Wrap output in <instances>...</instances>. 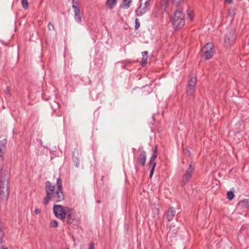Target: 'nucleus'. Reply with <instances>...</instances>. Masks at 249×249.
Instances as JSON below:
<instances>
[{
    "instance_id": "obj_1",
    "label": "nucleus",
    "mask_w": 249,
    "mask_h": 249,
    "mask_svg": "<svg viewBox=\"0 0 249 249\" xmlns=\"http://www.w3.org/2000/svg\"><path fill=\"white\" fill-rule=\"evenodd\" d=\"M56 188L49 181L45 183V192L46 196L44 199L43 204L47 205L50 201L59 202L63 200L65 196L63 192L62 181L60 178L57 179Z\"/></svg>"
},
{
    "instance_id": "obj_2",
    "label": "nucleus",
    "mask_w": 249,
    "mask_h": 249,
    "mask_svg": "<svg viewBox=\"0 0 249 249\" xmlns=\"http://www.w3.org/2000/svg\"><path fill=\"white\" fill-rule=\"evenodd\" d=\"M10 169L3 166L0 171V196L3 200H7L9 195V178Z\"/></svg>"
},
{
    "instance_id": "obj_3",
    "label": "nucleus",
    "mask_w": 249,
    "mask_h": 249,
    "mask_svg": "<svg viewBox=\"0 0 249 249\" xmlns=\"http://www.w3.org/2000/svg\"><path fill=\"white\" fill-rule=\"evenodd\" d=\"M172 25L176 30L181 29L185 24L184 15L181 9L179 8L174 14L172 20Z\"/></svg>"
},
{
    "instance_id": "obj_4",
    "label": "nucleus",
    "mask_w": 249,
    "mask_h": 249,
    "mask_svg": "<svg viewBox=\"0 0 249 249\" xmlns=\"http://www.w3.org/2000/svg\"><path fill=\"white\" fill-rule=\"evenodd\" d=\"M67 209V207L61 205H54L53 208L54 215L62 220H64L66 217Z\"/></svg>"
},
{
    "instance_id": "obj_5",
    "label": "nucleus",
    "mask_w": 249,
    "mask_h": 249,
    "mask_svg": "<svg viewBox=\"0 0 249 249\" xmlns=\"http://www.w3.org/2000/svg\"><path fill=\"white\" fill-rule=\"evenodd\" d=\"M144 0H139L140 3L139 8L136 10V14L137 16H141L145 14L148 10L149 6L150 0H145L144 5H142V1Z\"/></svg>"
},
{
    "instance_id": "obj_6",
    "label": "nucleus",
    "mask_w": 249,
    "mask_h": 249,
    "mask_svg": "<svg viewBox=\"0 0 249 249\" xmlns=\"http://www.w3.org/2000/svg\"><path fill=\"white\" fill-rule=\"evenodd\" d=\"M236 38V35L233 30H231L227 32L224 38V45L228 47L233 44Z\"/></svg>"
},
{
    "instance_id": "obj_7",
    "label": "nucleus",
    "mask_w": 249,
    "mask_h": 249,
    "mask_svg": "<svg viewBox=\"0 0 249 249\" xmlns=\"http://www.w3.org/2000/svg\"><path fill=\"white\" fill-rule=\"evenodd\" d=\"M213 46L211 43H207L203 48V56L206 59H209L213 54Z\"/></svg>"
},
{
    "instance_id": "obj_8",
    "label": "nucleus",
    "mask_w": 249,
    "mask_h": 249,
    "mask_svg": "<svg viewBox=\"0 0 249 249\" xmlns=\"http://www.w3.org/2000/svg\"><path fill=\"white\" fill-rule=\"evenodd\" d=\"M157 150H158L157 146L156 145L153 150L152 155L151 156V157L150 158V161H149V163H150V165L152 166L151 169L150 170V175H149V177L150 178H152V177L153 175V173H154V172L155 170V166H156V162H155L154 160L157 157Z\"/></svg>"
},
{
    "instance_id": "obj_9",
    "label": "nucleus",
    "mask_w": 249,
    "mask_h": 249,
    "mask_svg": "<svg viewBox=\"0 0 249 249\" xmlns=\"http://www.w3.org/2000/svg\"><path fill=\"white\" fill-rule=\"evenodd\" d=\"M195 168L191 164H189L183 176L182 181L184 183L187 182L192 176Z\"/></svg>"
},
{
    "instance_id": "obj_10",
    "label": "nucleus",
    "mask_w": 249,
    "mask_h": 249,
    "mask_svg": "<svg viewBox=\"0 0 249 249\" xmlns=\"http://www.w3.org/2000/svg\"><path fill=\"white\" fill-rule=\"evenodd\" d=\"M72 2L74 3V0H72ZM72 7L74 9L75 20L78 23H81L82 21V18L80 15V9L78 7V4L76 2L75 3H73L72 5Z\"/></svg>"
},
{
    "instance_id": "obj_11",
    "label": "nucleus",
    "mask_w": 249,
    "mask_h": 249,
    "mask_svg": "<svg viewBox=\"0 0 249 249\" xmlns=\"http://www.w3.org/2000/svg\"><path fill=\"white\" fill-rule=\"evenodd\" d=\"M6 144L7 140L5 139L0 141V158L1 160L3 159V155L6 149Z\"/></svg>"
},
{
    "instance_id": "obj_12",
    "label": "nucleus",
    "mask_w": 249,
    "mask_h": 249,
    "mask_svg": "<svg viewBox=\"0 0 249 249\" xmlns=\"http://www.w3.org/2000/svg\"><path fill=\"white\" fill-rule=\"evenodd\" d=\"M66 216L67 217V222L72 223L75 217L73 210L67 208Z\"/></svg>"
},
{
    "instance_id": "obj_13",
    "label": "nucleus",
    "mask_w": 249,
    "mask_h": 249,
    "mask_svg": "<svg viewBox=\"0 0 249 249\" xmlns=\"http://www.w3.org/2000/svg\"><path fill=\"white\" fill-rule=\"evenodd\" d=\"M176 212L172 207L169 208L167 213V218L169 221L172 220L176 214Z\"/></svg>"
},
{
    "instance_id": "obj_14",
    "label": "nucleus",
    "mask_w": 249,
    "mask_h": 249,
    "mask_svg": "<svg viewBox=\"0 0 249 249\" xmlns=\"http://www.w3.org/2000/svg\"><path fill=\"white\" fill-rule=\"evenodd\" d=\"M146 160V153L145 151H142L140 155L139 159V162L142 166H144Z\"/></svg>"
},
{
    "instance_id": "obj_15",
    "label": "nucleus",
    "mask_w": 249,
    "mask_h": 249,
    "mask_svg": "<svg viewBox=\"0 0 249 249\" xmlns=\"http://www.w3.org/2000/svg\"><path fill=\"white\" fill-rule=\"evenodd\" d=\"M117 4V0H107L106 2V6L109 9H112Z\"/></svg>"
},
{
    "instance_id": "obj_16",
    "label": "nucleus",
    "mask_w": 249,
    "mask_h": 249,
    "mask_svg": "<svg viewBox=\"0 0 249 249\" xmlns=\"http://www.w3.org/2000/svg\"><path fill=\"white\" fill-rule=\"evenodd\" d=\"M132 2V0H123L121 7L124 9H128Z\"/></svg>"
},
{
    "instance_id": "obj_17",
    "label": "nucleus",
    "mask_w": 249,
    "mask_h": 249,
    "mask_svg": "<svg viewBox=\"0 0 249 249\" xmlns=\"http://www.w3.org/2000/svg\"><path fill=\"white\" fill-rule=\"evenodd\" d=\"M147 54L148 52L147 51L142 52V60L141 64L142 66L147 64V60L148 57Z\"/></svg>"
},
{
    "instance_id": "obj_18",
    "label": "nucleus",
    "mask_w": 249,
    "mask_h": 249,
    "mask_svg": "<svg viewBox=\"0 0 249 249\" xmlns=\"http://www.w3.org/2000/svg\"><path fill=\"white\" fill-rule=\"evenodd\" d=\"M239 205H240L242 208H247L249 206V201L248 199H244L240 202Z\"/></svg>"
},
{
    "instance_id": "obj_19",
    "label": "nucleus",
    "mask_w": 249,
    "mask_h": 249,
    "mask_svg": "<svg viewBox=\"0 0 249 249\" xmlns=\"http://www.w3.org/2000/svg\"><path fill=\"white\" fill-rule=\"evenodd\" d=\"M195 87L188 86L187 89V94L189 95H192L194 92Z\"/></svg>"
},
{
    "instance_id": "obj_20",
    "label": "nucleus",
    "mask_w": 249,
    "mask_h": 249,
    "mask_svg": "<svg viewBox=\"0 0 249 249\" xmlns=\"http://www.w3.org/2000/svg\"><path fill=\"white\" fill-rule=\"evenodd\" d=\"M196 77H193L191 78L189 81L188 86L196 87Z\"/></svg>"
},
{
    "instance_id": "obj_21",
    "label": "nucleus",
    "mask_w": 249,
    "mask_h": 249,
    "mask_svg": "<svg viewBox=\"0 0 249 249\" xmlns=\"http://www.w3.org/2000/svg\"><path fill=\"white\" fill-rule=\"evenodd\" d=\"M227 196V198L230 200L232 199L234 196V195L233 193L231 191L228 192Z\"/></svg>"
},
{
    "instance_id": "obj_22",
    "label": "nucleus",
    "mask_w": 249,
    "mask_h": 249,
    "mask_svg": "<svg viewBox=\"0 0 249 249\" xmlns=\"http://www.w3.org/2000/svg\"><path fill=\"white\" fill-rule=\"evenodd\" d=\"M21 4L23 8L27 9L28 7V0H21Z\"/></svg>"
},
{
    "instance_id": "obj_23",
    "label": "nucleus",
    "mask_w": 249,
    "mask_h": 249,
    "mask_svg": "<svg viewBox=\"0 0 249 249\" xmlns=\"http://www.w3.org/2000/svg\"><path fill=\"white\" fill-rule=\"evenodd\" d=\"M50 225L53 228H56L58 226V223L55 220H52L50 222Z\"/></svg>"
},
{
    "instance_id": "obj_24",
    "label": "nucleus",
    "mask_w": 249,
    "mask_h": 249,
    "mask_svg": "<svg viewBox=\"0 0 249 249\" xmlns=\"http://www.w3.org/2000/svg\"><path fill=\"white\" fill-rule=\"evenodd\" d=\"M73 160L74 162L75 165L78 167L79 165V160L75 156H73Z\"/></svg>"
},
{
    "instance_id": "obj_25",
    "label": "nucleus",
    "mask_w": 249,
    "mask_h": 249,
    "mask_svg": "<svg viewBox=\"0 0 249 249\" xmlns=\"http://www.w3.org/2000/svg\"><path fill=\"white\" fill-rule=\"evenodd\" d=\"M183 152H184V154H185L186 155H187L189 157L191 156V152L189 151V150L187 148H184L183 149Z\"/></svg>"
},
{
    "instance_id": "obj_26",
    "label": "nucleus",
    "mask_w": 249,
    "mask_h": 249,
    "mask_svg": "<svg viewBox=\"0 0 249 249\" xmlns=\"http://www.w3.org/2000/svg\"><path fill=\"white\" fill-rule=\"evenodd\" d=\"M140 26V23L138 18L135 19V29H138Z\"/></svg>"
},
{
    "instance_id": "obj_27",
    "label": "nucleus",
    "mask_w": 249,
    "mask_h": 249,
    "mask_svg": "<svg viewBox=\"0 0 249 249\" xmlns=\"http://www.w3.org/2000/svg\"><path fill=\"white\" fill-rule=\"evenodd\" d=\"M188 17L191 20H193L194 19V13L192 12H188Z\"/></svg>"
},
{
    "instance_id": "obj_28",
    "label": "nucleus",
    "mask_w": 249,
    "mask_h": 249,
    "mask_svg": "<svg viewBox=\"0 0 249 249\" xmlns=\"http://www.w3.org/2000/svg\"><path fill=\"white\" fill-rule=\"evenodd\" d=\"M172 2L175 4L178 5V3L180 2L184 1L185 0H171Z\"/></svg>"
},
{
    "instance_id": "obj_29",
    "label": "nucleus",
    "mask_w": 249,
    "mask_h": 249,
    "mask_svg": "<svg viewBox=\"0 0 249 249\" xmlns=\"http://www.w3.org/2000/svg\"><path fill=\"white\" fill-rule=\"evenodd\" d=\"M48 27L49 30H53L54 29V26L53 24H52L51 22H50L48 25Z\"/></svg>"
},
{
    "instance_id": "obj_30",
    "label": "nucleus",
    "mask_w": 249,
    "mask_h": 249,
    "mask_svg": "<svg viewBox=\"0 0 249 249\" xmlns=\"http://www.w3.org/2000/svg\"><path fill=\"white\" fill-rule=\"evenodd\" d=\"M40 210L39 209H36V210H35V213L36 214H38L39 213H40Z\"/></svg>"
},
{
    "instance_id": "obj_31",
    "label": "nucleus",
    "mask_w": 249,
    "mask_h": 249,
    "mask_svg": "<svg viewBox=\"0 0 249 249\" xmlns=\"http://www.w3.org/2000/svg\"><path fill=\"white\" fill-rule=\"evenodd\" d=\"M89 249H94V246L93 243H91L89 246Z\"/></svg>"
},
{
    "instance_id": "obj_32",
    "label": "nucleus",
    "mask_w": 249,
    "mask_h": 249,
    "mask_svg": "<svg viewBox=\"0 0 249 249\" xmlns=\"http://www.w3.org/2000/svg\"><path fill=\"white\" fill-rule=\"evenodd\" d=\"M0 249H7V248L5 246H1L0 247Z\"/></svg>"
},
{
    "instance_id": "obj_33",
    "label": "nucleus",
    "mask_w": 249,
    "mask_h": 249,
    "mask_svg": "<svg viewBox=\"0 0 249 249\" xmlns=\"http://www.w3.org/2000/svg\"><path fill=\"white\" fill-rule=\"evenodd\" d=\"M225 2L228 3H230L232 2V0H225Z\"/></svg>"
},
{
    "instance_id": "obj_34",
    "label": "nucleus",
    "mask_w": 249,
    "mask_h": 249,
    "mask_svg": "<svg viewBox=\"0 0 249 249\" xmlns=\"http://www.w3.org/2000/svg\"><path fill=\"white\" fill-rule=\"evenodd\" d=\"M229 14L231 16H232L233 15V14H232V11L231 12V11H229Z\"/></svg>"
},
{
    "instance_id": "obj_35",
    "label": "nucleus",
    "mask_w": 249,
    "mask_h": 249,
    "mask_svg": "<svg viewBox=\"0 0 249 249\" xmlns=\"http://www.w3.org/2000/svg\"><path fill=\"white\" fill-rule=\"evenodd\" d=\"M68 249V248H67V249Z\"/></svg>"
}]
</instances>
